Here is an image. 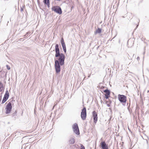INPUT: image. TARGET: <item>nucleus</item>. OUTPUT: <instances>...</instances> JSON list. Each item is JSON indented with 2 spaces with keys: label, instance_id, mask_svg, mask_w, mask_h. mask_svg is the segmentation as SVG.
Instances as JSON below:
<instances>
[{
  "label": "nucleus",
  "instance_id": "f3484780",
  "mask_svg": "<svg viewBox=\"0 0 149 149\" xmlns=\"http://www.w3.org/2000/svg\"><path fill=\"white\" fill-rule=\"evenodd\" d=\"M61 44L63 48H64L66 47L65 45V43Z\"/></svg>",
  "mask_w": 149,
  "mask_h": 149
},
{
  "label": "nucleus",
  "instance_id": "bb28decb",
  "mask_svg": "<svg viewBox=\"0 0 149 149\" xmlns=\"http://www.w3.org/2000/svg\"><path fill=\"white\" fill-rule=\"evenodd\" d=\"M103 56H104L105 58L106 57V56L105 55H104V56H103V58L104 57Z\"/></svg>",
  "mask_w": 149,
  "mask_h": 149
},
{
  "label": "nucleus",
  "instance_id": "7c9ffc66",
  "mask_svg": "<svg viewBox=\"0 0 149 149\" xmlns=\"http://www.w3.org/2000/svg\"><path fill=\"white\" fill-rule=\"evenodd\" d=\"M103 36H104V34H103Z\"/></svg>",
  "mask_w": 149,
  "mask_h": 149
},
{
  "label": "nucleus",
  "instance_id": "4be33fe9",
  "mask_svg": "<svg viewBox=\"0 0 149 149\" xmlns=\"http://www.w3.org/2000/svg\"><path fill=\"white\" fill-rule=\"evenodd\" d=\"M137 59L138 60V61H139L140 60V57L139 56H138L137 58Z\"/></svg>",
  "mask_w": 149,
  "mask_h": 149
},
{
  "label": "nucleus",
  "instance_id": "dca6fc26",
  "mask_svg": "<svg viewBox=\"0 0 149 149\" xmlns=\"http://www.w3.org/2000/svg\"><path fill=\"white\" fill-rule=\"evenodd\" d=\"M81 147H80V148L81 149H85V148L84 147V146L81 144Z\"/></svg>",
  "mask_w": 149,
  "mask_h": 149
},
{
  "label": "nucleus",
  "instance_id": "a211bd4d",
  "mask_svg": "<svg viewBox=\"0 0 149 149\" xmlns=\"http://www.w3.org/2000/svg\"><path fill=\"white\" fill-rule=\"evenodd\" d=\"M61 44H62V43H65L64 41V40L63 39V38H61Z\"/></svg>",
  "mask_w": 149,
  "mask_h": 149
},
{
  "label": "nucleus",
  "instance_id": "9b49d317",
  "mask_svg": "<svg viewBox=\"0 0 149 149\" xmlns=\"http://www.w3.org/2000/svg\"><path fill=\"white\" fill-rule=\"evenodd\" d=\"M108 99V100H106L105 101V104L107 105L108 107H110L112 102L109 99V98Z\"/></svg>",
  "mask_w": 149,
  "mask_h": 149
},
{
  "label": "nucleus",
  "instance_id": "7ed1b4c3",
  "mask_svg": "<svg viewBox=\"0 0 149 149\" xmlns=\"http://www.w3.org/2000/svg\"><path fill=\"white\" fill-rule=\"evenodd\" d=\"M103 92L104 93V98L106 99H108L109 97H110V91L107 88L106 89L103 90Z\"/></svg>",
  "mask_w": 149,
  "mask_h": 149
},
{
  "label": "nucleus",
  "instance_id": "393cba45",
  "mask_svg": "<svg viewBox=\"0 0 149 149\" xmlns=\"http://www.w3.org/2000/svg\"><path fill=\"white\" fill-rule=\"evenodd\" d=\"M106 27L105 26V25H104V26L103 27V29H104Z\"/></svg>",
  "mask_w": 149,
  "mask_h": 149
},
{
  "label": "nucleus",
  "instance_id": "aec40b11",
  "mask_svg": "<svg viewBox=\"0 0 149 149\" xmlns=\"http://www.w3.org/2000/svg\"><path fill=\"white\" fill-rule=\"evenodd\" d=\"M100 146L102 148V142L100 143Z\"/></svg>",
  "mask_w": 149,
  "mask_h": 149
},
{
  "label": "nucleus",
  "instance_id": "2eb2a0df",
  "mask_svg": "<svg viewBox=\"0 0 149 149\" xmlns=\"http://www.w3.org/2000/svg\"><path fill=\"white\" fill-rule=\"evenodd\" d=\"M69 143L71 144H73L74 143V140L73 138H72L69 141Z\"/></svg>",
  "mask_w": 149,
  "mask_h": 149
},
{
  "label": "nucleus",
  "instance_id": "0eeeda50",
  "mask_svg": "<svg viewBox=\"0 0 149 149\" xmlns=\"http://www.w3.org/2000/svg\"><path fill=\"white\" fill-rule=\"evenodd\" d=\"M73 129L74 132L77 134H79V129L77 124L75 123L73 126Z\"/></svg>",
  "mask_w": 149,
  "mask_h": 149
},
{
  "label": "nucleus",
  "instance_id": "f8f14e48",
  "mask_svg": "<svg viewBox=\"0 0 149 149\" xmlns=\"http://www.w3.org/2000/svg\"><path fill=\"white\" fill-rule=\"evenodd\" d=\"M4 90V87L3 85V84L1 82H0V91L1 92L3 91Z\"/></svg>",
  "mask_w": 149,
  "mask_h": 149
},
{
  "label": "nucleus",
  "instance_id": "ddd939ff",
  "mask_svg": "<svg viewBox=\"0 0 149 149\" xmlns=\"http://www.w3.org/2000/svg\"><path fill=\"white\" fill-rule=\"evenodd\" d=\"M44 2L45 3L47 4V6L49 7V0H44Z\"/></svg>",
  "mask_w": 149,
  "mask_h": 149
},
{
  "label": "nucleus",
  "instance_id": "c756f323",
  "mask_svg": "<svg viewBox=\"0 0 149 149\" xmlns=\"http://www.w3.org/2000/svg\"><path fill=\"white\" fill-rule=\"evenodd\" d=\"M138 25H137V26H136V28H137L138 27Z\"/></svg>",
  "mask_w": 149,
  "mask_h": 149
},
{
  "label": "nucleus",
  "instance_id": "423d86ee",
  "mask_svg": "<svg viewBox=\"0 0 149 149\" xmlns=\"http://www.w3.org/2000/svg\"><path fill=\"white\" fill-rule=\"evenodd\" d=\"M81 117L82 119L84 120L86 119V108L84 107L82 110L81 113Z\"/></svg>",
  "mask_w": 149,
  "mask_h": 149
},
{
  "label": "nucleus",
  "instance_id": "4468645a",
  "mask_svg": "<svg viewBox=\"0 0 149 149\" xmlns=\"http://www.w3.org/2000/svg\"><path fill=\"white\" fill-rule=\"evenodd\" d=\"M101 31H102L101 29L98 28L95 32V34H96L98 33H101Z\"/></svg>",
  "mask_w": 149,
  "mask_h": 149
},
{
  "label": "nucleus",
  "instance_id": "412c9836",
  "mask_svg": "<svg viewBox=\"0 0 149 149\" xmlns=\"http://www.w3.org/2000/svg\"><path fill=\"white\" fill-rule=\"evenodd\" d=\"M7 67L8 70H10V68L8 65H7Z\"/></svg>",
  "mask_w": 149,
  "mask_h": 149
},
{
  "label": "nucleus",
  "instance_id": "6ab92c4d",
  "mask_svg": "<svg viewBox=\"0 0 149 149\" xmlns=\"http://www.w3.org/2000/svg\"><path fill=\"white\" fill-rule=\"evenodd\" d=\"M63 49L64 50V52H65V53L66 52V47H65L64 48H63Z\"/></svg>",
  "mask_w": 149,
  "mask_h": 149
},
{
  "label": "nucleus",
  "instance_id": "6e6552de",
  "mask_svg": "<svg viewBox=\"0 0 149 149\" xmlns=\"http://www.w3.org/2000/svg\"><path fill=\"white\" fill-rule=\"evenodd\" d=\"M9 96V94L8 93V91H7L6 92V93L4 95V97L2 100V104L4 103L7 101V100L8 99Z\"/></svg>",
  "mask_w": 149,
  "mask_h": 149
},
{
  "label": "nucleus",
  "instance_id": "cd10ccee",
  "mask_svg": "<svg viewBox=\"0 0 149 149\" xmlns=\"http://www.w3.org/2000/svg\"><path fill=\"white\" fill-rule=\"evenodd\" d=\"M104 87H105V86H103V89H104Z\"/></svg>",
  "mask_w": 149,
  "mask_h": 149
},
{
  "label": "nucleus",
  "instance_id": "a878e982",
  "mask_svg": "<svg viewBox=\"0 0 149 149\" xmlns=\"http://www.w3.org/2000/svg\"><path fill=\"white\" fill-rule=\"evenodd\" d=\"M146 143H147V144H148V141L147 140H146Z\"/></svg>",
  "mask_w": 149,
  "mask_h": 149
},
{
  "label": "nucleus",
  "instance_id": "9d476101",
  "mask_svg": "<svg viewBox=\"0 0 149 149\" xmlns=\"http://www.w3.org/2000/svg\"><path fill=\"white\" fill-rule=\"evenodd\" d=\"M103 149H109V146L105 141H103Z\"/></svg>",
  "mask_w": 149,
  "mask_h": 149
},
{
  "label": "nucleus",
  "instance_id": "c85d7f7f",
  "mask_svg": "<svg viewBox=\"0 0 149 149\" xmlns=\"http://www.w3.org/2000/svg\"><path fill=\"white\" fill-rule=\"evenodd\" d=\"M129 40H128V43H129Z\"/></svg>",
  "mask_w": 149,
  "mask_h": 149
},
{
  "label": "nucleus",
  "instance_id": "f03ea898",
  "mask_svg": "<svg viewBox=\"0 0 149 149\" xmlns=\"http://www.w3.org/2000/svg\"><path fill=\"white\" fill-rule=\"evenodd\" d=\"M119 101L122 103H125L127 101V96L124 95L119 94L118 95Z\"/></svg>",
  "mask_w": 149,
  "mask_h": 149
},
{
  "label": "nucleus",
  "instance_id": "39448f33",
  "mask_svg": "<svg viewBox=\"0 0 149 149\" xmlns=\"http://www.w3.org/2000/svg\"><path fill=\"white\" fill-rule=\"evenodd\" d=\"M52 11H54L55 12L61 14H62V11L60 7L58 6H54L52 8Z\"/></svg>",
  "mask_w": 149,
  "mask_h": 149
},
{
  "label": "nucleus",
  "instance_id": "1a4fd4ad",
  "mask_svg": "<svg viewBox=\"0 0 149 149\" xmlns=\"http://www.w3.org/2000/svg\"><path fill=\"white\" fill-rule=\"evenodd\" d=\"M93 118L94 122L96 123L97 121V113L95 111L93 112Z\"/></svg>",
  "mask_w": 149,
  "mask_h": 149
},
{
  "label": "nucleus",
  "instance_id": "b1692460",
  "mask_svg": "<svg viewBox=\"0 0 149 149\" xmlns=\"http://www.w3.org/2000/svg\"><path fill=\"white\" fill-rule=\"evenodd\" d=\"M130 113H131L132 112V110H130V109L128 110Z\"/></svg>",
  "mask_w": 149,
  "mask_h": 149
},
{
  "label": "nucleus",
  "instance_id": "5701e85b",
  "mask_svg": "<svg viewBox=\"0 0 149 149\" xmlns=\"http://www.w3.org/2000/svg\"><path fill=\"white\" fill-rule=\"evenodd\" d=\"M127 109L128 110H129V109H130V105L128 106L127 107Z\"/></svg>",
  "mask_w": 149,
  "mask_h": 149
},
{
  "label": "nucleus",
  "instance_id": "f257e3e1",
  "mask_svg": "<svg viewBox=\"0 0 149 149\" xmlns=\"http://www.w3.org/2000/svg\"><path fill=\"white\" fill-rule=\"evenodd\" d=\"M56 54L55 56L57 57L58 60L55 61V69L57 73H59L60 71V68L59 64L61 65L64 64L65 56L63 53L60 54L58 47V45L56 44L55 47Z\"/></svg>",
  "mask_w": 149,
  "mask_h": 149
},
{
  "label": "nucleus",
  "instance_id": "20e7f679",
  "mask_svg": "<svg viewBox=\"0 0 149 149\" xmlns=\"http://www.w3.org/2000/svg\"><path fill=\"white\" fill-rule=\"evenodd\" d=\"M12 108L11 103L10 102H9L6 106V113L7 114L10 113L11 111Z\"/></svg>",
  "mask_w": 149,
  "mask_h": 149
}]
</instances>
